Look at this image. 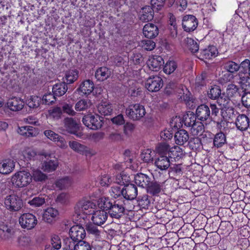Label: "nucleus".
<instances>
[{"instance_id":"obj_1","label":"nucleus","mask_w":250,"mask_h":250,"mask_svg":"<svg viewBox=\"0 0 250 250\" xmlns=\"http://www.w3.org/2000/svg\"><path fill=\"white\" fill-rule=\"evenodd\" d=\"M123 198L114 201L112 207L110 208L108 213L112 217L120 218L124 214L125 209L128 211L134 209V206L127 204Z\"/></svg>"},{"instance_id":"obj_2","label":"nucleus","mask_w":250,"mask_h":250,"mask_svg":"<svg viewBox=\"0 0 250 250\" xmlns=\"http://www.w3.org/2000/svg\"><path fill=\"white\" fill-rule=\"evenodd\" d=\"M219 108L214 104H210L209 106L202 104L198 106L196 110L197 118L201 121L207 120L210 116V115L217 116L219 113Z\"/></svg>"},{"instance_id":"obj_3","label":"nucleus","mask_w":250,"mask_h":250,"mask_svg":"<svg viewBox=\"0 0 250 250\" xmlns=\"http://www.w3.org/2000/svg\"><path fill=\"white\" fill-rule=\"evenodd\" d=\"M32 181L30 172L25 170L20 171L12 176L11 182L17 187L22 188L28 185Z\"/></svg>"},{"instance_id":"obj_4","label":"nucleus","mask_w":250,"mask_h":250,"mask_svg":"<svg viewBox=\"0 0 250 250\" xmlns=\"http://www.w3.org/2000/svg\"><path fill=\"white\" fill-rule=\"evenodd\" d=\"M127 116L133 121H138L144 117L146 112L143 105L139 104H131L126 109Z\"/></svg>"},{"instance_id":"obj_5","label":"nucleus","mask_w":250,"mask_h":250,"mask_svg":"<svg viewBox=\"0 0 250 250\" xmlns=\"http://www.w3.org/2000/svg\"><path fill=\"white\" fill-rule=\"evenodd\" d=\"M4 205L10 211H18L22 207L23 202L20 197L16 194H11L5 198Z\"/></svg>"},{"instance_id":"obj_6","label":"nucleus","mask_w":250,"mask_h":250,"mask_svg":"<svg viewBox=\"0 0 250 250\" xmlns=\"http://www.w3.org/2000/svg\"><path fill=\"white\" fill-rule=\"evenodd\" d=\"M19 224L22 229L31 230L37 225L36 217L32 213H26L22 214L19 219Z\"/></svg>"},{"instance_id":"obj_7","label":"nucleus","mask_w":250,"mask_h":250,"mask_svg":"<svg viewBox=\"0 0 250 250\" xmlns=\"http://www.w3.org/2000/svg\"><path fill=\"white\" fill-rule=\"evenodd\" d=\"M82 121L86 126L92 130H97L103 125L102 120L97 115L89 114L85 115L83 118Z\"/></svg>"},{"instance_id":"obj_8","label":"nucleus","mask_w":250,"mask_h":250,"mask_svg":"<svg viewBox=\"0 0 250 250\" xmlns=\"http://www.w3.org/2000/svg\"><path fill=\"white\" fill-rule=\"evenodd\" d=\"M216 102L219 106H220V109H221V115L224 119H227V117L229 118H230L231 116L229 115H226V114L228 112L229 113H230V111H231V113H233V108H229L228 107L229 104L230 102V100L229 98L225 95L224 94H221L218 98L216 99Z\"/></svg>"},{"instance_id":"obj_9","label":"nucleus","mask_w":250,"mask_h":250,"mask_svg":"<svg viewBox=\"0 0 250 250\" xmlns=\"http://www.w3.org/2000/svg\"><path fill=\"white\" fill-rule=\"evenodd\" d=\"M96 205L88 199L83 198L79 201L75 208V210H79V212H83L85 214H92Z\"/></svg>"},{"instance_id":"obj_10","label":"nucleus","mask_w":250,"mask_h":250,"mask_svg":"<svg viewBox=\"0 0 250 250\" xmlns=\"http://www.w3.org/2000/svg\"><path fill=\"white\" fill-rule=\"evenodd\" d=\"M163 85V80L158 76L150 77L145 83L146 88L150 92L158 91L162 88Z\"/></svg>"},{"instance_id":"obj_11","label":"nucleus","mask_w":250,"mask_h":250,"mask_svg":"<svg viewBox=\"0 0 250 250\" xmlns=\"http://www.w3.org/2000/svg\"><path fill=\"white\" fill-rule=\"evenodd\" d=\"M63 124L66 130L70 133L78 137L82 136V132H78L79 129V122L71 117H66L63 120Z\"/></svg>"},{"instance_id":"obj_12","label":"nucleus","mask_w":250,"mask_h":250,"mask_svg":"<svg viewBox=\"0 0 250 250\" xmlns=\"http://www.w3.org/2000/svg\"><path fill=\"white\" fill-rule=\"evenodd\" d=\"M198 24L197 18L192 15H186L182 20V27L184 30L190 32L195 30Z\"/></svg>"},{"instance_id":"obj_13","label":"nucleus","mask_w":250,"mask_h":250,"mask_svg":"<svg viewBox=\"0 0 250 250\" xmlns=\"http://www.w3.org/2000/svg\"><path fill=\"white\" fill-rule=\"evenodd\" d=\"M138 189L137 187L133 184H126L124 187V200L127 204L130 205L129 201L134 200L137 196Z\"/></svg>"},{"instance_id":"obj_14","label":"nucleus","mask_w":250,"mask_h":250,"mask_svg":"<svg viewBox=\"0 0 250 250\" xmlns=\"http://www.w3.org/2000/svg\"><path fill=\"white\" fill-rule=\"evenodd\" d=\"M70 237L77 242L83 240L85 237V229L80 225L72 227L69 230Z\"/></svg>"},{"instance_id":"obj_15","label":"nucleus","mask_w":250,"mask_h":250,"mask_svg":"<svg viewBox=\"0 0 250 250\" xmlns=\"http://www.w3.org/2000/svg\"><path fill=\"white\" fill-rule=\"evenodd\" d=\"M15 234V231L7 225H0V239L12 242Z\"/></svg>"},{"instance_id":"obj_16","label":"nucleus","mask_w":250,"mask_h":250,"mask_svg":"<svg viewBox=\"0 0 250 250\" xmlns=\"http://www.w3.org/2000/svg\"><path fill=\"white\" fill-rule=\"evenodd\" d=\"M146 63L150 70L157 71L164 64V61L162 57L160 56H154L150 57Z\"/></svg>"},{"instance_id":"obj_17","label":"nucleus","mask_w":250,"mask_h":250,"mask_svg":"<svg viewBox=\"0 0 250 250\" xmlns=\"http://www.w3.org/2000/svg\"><path fill=\"white\" fill-rule=\"evenodd\" d=\"M143 33L146 38L153 39L158 35L159 29L156 25L152 23H148L144 26Z\"/></svg>"},{"instance_id":"obj_18","label":"nucleus","mask_w":250,"mask_h":250,"mask_svg":"<svg viewBox=\"0 0 250 250\" xmlns=\"http://www.w3.org/2000/svg\"><path fill=\"white\" fill-rule=\"evenodd\" d=\"M92 214V221L94 224L99 226L105 223L108 217L107 213L104 210H97Z\"/></svg>"},{"instance_id":"obj_19","label":"nucleus","mask_w":250,"mask_h":250,"mask_svg":"<svg viewBox=\"0 0 250 250\" xmlns=\"http://www.w3.org/2000/svg\"><path fill=\"white\" fill-rule=\"evenodd\" d=\"M178 97L181 102H184L186 104H190L192 103V97L190 92L188 89L183 85L181 86L177 90Z\"/></svg>"},{"instance_id":"obj_20","label":"nucleus","mask_w":250,"mask_h":250,"mask_svg":"<svg viewBox=\"0 0 250 250\" xmlns=\"http://www.w3.org/2000/svg\"><path fill=\"white\" fill-rule=\"evenodd\" d=\"M7 105L11 110L18 111L23 108L24 103L19 98L13 97L8 100Z\"/></svg>"},{"instance_id":"obj_21","label":"nucleus","mask_w":250,"mask_h":250,"mask_svg":"<svg viewBox=\"0 0 250 250\" xmlns=\"http://www.w3.org/2000/svg\"><path fill=\"white\" fill-rule=\"evenodd\" d=\"M134 180L137 185L143 188H147L151 182L150 177L142 173H137L134 175Z\"/></svg>"},{"instance_id":"obj_22","label":"nucleus","mask_w":250,"mask_h":250,"mask_svg":"<svg viewBox=\"0 0 250 250\" xmlns=\"http://www.w3.org/2000/svg\"><path fill=\"white\" fill-rule=\"evenodd\" d=\"M165 183L157 181L150 182L146 188L147 192L153 196H157L163 190Z\"/></svg>"},{"instance_id":"obj_23","label":"nucleus","mask_w":250,"mask_h":250,"mask_svg":"<svg viewBox=\"0 0 250 250\" xmlns=\"http://www.w3.org/2000/svg\"><path fill=\"white\" fill-rule=\"evenodd\" d=\"M50 153L45 152L44 150L37 151L36 150L31 148H27L24 151V157L30 160H34L38 156H44L45 158H46L47 157H50Z\"/></svg>"},{"instance_id":"obj_24","label":"nucleus","mask_w":250,"mask_h":250,"mask_svg":"<svg viewBox=\"0 0 250 250\" xmlns=\"http://www.w3.org/2000/svg\"><path fill=\"white\" fill-rule=\"evenodd\" d=\"M235 125L237 128L239 130L245 131L249 127V119L245 114H240L237 116L236 119Z\"/></svg>"},{"instance_id":"obj_25","label":"nucleus","mask_w":250,"mask_h":250,"mask_svg":"<svg viewBox=\"0 0 250 250\" xmlns=\"http://www.w3.org/2000/svg\"><path fill=\"white\" fill-rule=\"evenodd\" d=\"M14 168L15 163L11 159H5L0 163V173L2 174H9Z\"/></svg>"},{"instance_id":"obj_26","label":"nucleus","mask_w":250,"mask_h":250,"mask_svg":"<svg viewBox=\"0 0 250 250\" xmlns=\"http://www.w3.org/2000/svg\"><path fill=\"white\" fill-rule=\"evenodd\" d=\"M218 54V50L214 46H209L208 48L203 49L200 52L199 58L201 60L211 59Z\"/></svg>"},{"instance_id":"obj_27","label":"nucleus","mask_w":250,"mask_h":250,"mask_svg":"<svg viewBox=\"0 0 250 250\" xmlns=\"http://www.w3.org/2000/svg\"><path fill=\"white\" fill-rule=\"evenodd\" d=\"M51 157V155L50 157H47L46 160H44L42 164V169L44 171L46 172H51L55 171L58 166V162L56 160L53 159H49V158Z\"/></svg>"},{"instance_id":"obj_28","label":"nucleus","mask_w":250,"mask_h":250,"mask_svg":"<svg viewBox=\"0 0 250 250\" xmlns=\"http://www.w3.org/2000/svg\"><path fill=\"white\" fill-rule=\"evenodd\" d=\"M18 133L21 135L33 137L39 134L38 129L31 126H23L19 128Z\"/></svg>"},{"instance_id":"obj_29","label":"nucleus","mask_w":250,"mask_h":250,"mask_svg":"<svg viewBox=\"0 0 250 250\" xmlns=\"http://www.w3.org/2000/svg\"><path fill=\"white\" fill-rule=\"evenodd\" d=\"M58 211L53 208L46 209L42 215V220L48 223H52L58 216Z\"/></svg>"},{"instance_id":"obj_30","label":"nucleus","mask_w":250,"mask_h":250,"mask_svg":"<svg viewBox=\"0 0 250 250\" xmlns=\"http://www.w3.org/2000/svg\"><path fill=\"white\" fill-rule=\"evenodd\" d=\"M95 225L91 223L87 224L85 226V229L87 233L93 237L96 240H100L101 238L102 229H99Z\"/></svg>"},{"instance_id":"obj_31","label":"nucleus","mask_w":250,"mask_h":250,"mask_svg":"<svg viewBox=\"0 0 250 250\" xmlns=\"http://www.w3.org/2000/svg\"><path fill=\"white\" fill-rule=\"evenodd\" d=\"M174 139L176 144L182 146L188 141L189 135L186 130L181 129L175 133Z\"/></svg>"},{"instance_id":"obj_32","label":"nucleus","mask_w":250,"mask_h":250,"mask_svg":"<svg viewBox=\"0 0 250 250\" xmlns=\"http://www.w3.org/2000/svg\"><path fill=\"white\" fill-rule=\"evenodd\" d=\"M94 84L90 80L83 81L80 84L78 90L85 95H89L94 90Z\"/></svg>"},{"instance_id":"obj_33","label":"nucleus","mask_w":250,"mask_h":250,"mask_svg":"<svg viewBox=\"0 0 250 250\" xmlns=\"http://www.w3.org/2000/svg\"><path fill=\"white\" fill-rule=\"evenodd\" d=\"M155 165L161 170H167L170 166V161L167 156H160L155 161Z\"/></svg>"},{"instance_id":"obj_34","label":"nucleus","mask_w":250,"mask_h":250,"mask_svg":"<svg viewBox=\"0 0 250 250\" xmlns=\"http://www.w3.org/2000/svg\"><path fill=\"white\" fill-rule=\"evenodd\" d=\"M111 75L110 70L106 67L99 68L95 72V77L99 81H104L108 79Z\"/></svg>"},{"instance_id":"obj_35","label":"nucleus","mask_w":250,"mask_h":250,"mask_svg":"<svg viewBox=\"0 0 250 250\" xmlns=\"http://www.w3.org/2000/svg\"><path fill=\"white\" fill-rule=\"evenodd\" d=\"M142 14L140 19L143 21L147 22L151 21L154 17V9L149 6H146L142 8Z\"/></svg>"},{"instance_id":"obj_36","label":"nucleus","mask_w":250,"mask_h":250,"mask_svg":"<svg viewBox=\"0 0 250 250\" xmlns=\"http://www.w3.org/2000/svg\"><path fill=\"white\" fill-rule=\"evenodd\" d=\"M67 89V85L65 83H60L53 85L52 92L56 96L61 97L66 93Z\"/></svg>"},{"instance_id":"obj_37","label":"nucleus","mask_w":250,"mask_h":250,"mask_svg":"<svg viewBox=\"0 0 250 250\" xmlns=\"http://www.w3.org/2000/svg\"><path fill=\"white\" fill-rule=\"evenodd\" d=\"M196 118V115L192 112L189 111L184 115L182 121L186 126L192 127L197 122Z\"/></svg>"},{"instance_id":"obj_38","label":"nucleus","mask_w":250,"mask_h":250,"mask_svg":"<svg viewBox=\"0 0 250 250\" xmlns=\"http://www.w3.org/2000/svg\"><path fill=\"white\" fill-rule=\"evenodd\" d=\"M41 102V97L33 95L26 99V104L30 108L36 109L40 106Z\"/></svg>"},{"instance_id":"obj_39","label":"nucleus","mask_w":250,"mask_h":250,"mask_svg":"<svg viewBox=\"0 0 250 250\" xmlns=\"http://www.w3.org/2000/svg\"><path fill=\"white\" fill-rule=\"evenodd\" d=\"M227 142L226 137L224 133L220 132L216 134L213 140V145L217 148L222 147Z\"/></svg>"},{"instance_id":"obj_40","label":"nucleus","mask_w":250,"mask_h":250,"mask_svg":"<svg viewBox=\"0 0 250 250\" xmlns=\"http://www.w3.org/2000/svg\"><path fill=\"white\" fill-rule=\"evenodd\" d=\"M79 71L76 69L69 70L66 71L65 75L66 84H71L75 82L78 78Z\"/></svg>"},{"instance_id":"obj_41","label":"nucleus","mask_w":250,"mask_h":250,"mask_svg":"<svg viewBox=\"0 0 250 250\" xmlns=\"http://www.w3.org/2000/svg\"><path fill=\"white\" fill-rule=\"evenodd\" d=\"M72 181L68 177H65L56 181V186L60 189H63L69 188L72 184Z\"/></svg>"},{"instance_id":"obj_42","label":"nucleus","mask_w":250,"mask_h":250,"mask_svg":"<svg viewBox=\"0 0 250 250\" xmlns=\"http://www.w3.org/2000/svg\"><path fill=\"white\" fill-rule=\"evenodd\" d=\"M227 96L229 97H236L241 96L239 88L234 84H229L228 85L226 89Z\"/></svg>"},{"instance_id":"obj_43","label":"nucleus","mask_w":250,"mask_h":250,"mask_svg":"<svg viewBox=\"0 0 250 250\" xmlns=\"http://www.w3.org/2000/svg\"><path fill=\"white\" fill-rule=\"evenodd\" d=\"M221 94L220 86L216 85L211 86L207 93L208 97L212 100H216Z\"/></svg>"},{"instance_id":"obj_44","label":"nucleus","mask_w":250,"mask_h":250,"mask_svg":"<svg viewBox=\"0 0 250 250\" xmlns=\"http://www.w3.org/2000/svg\"><path fill=\"white\" fill-rule=\"evenodd\" d=\"M170 146L166 143H161L158 144L156 147V151L160 156H167L168 155L170 150Z\"/></svg>"},{"instance_id":"obj_45","label":"nucleus","mask_w":250,"mask_h":250,"mask_svg":"<svg viewBox=\"0 0 250 250\" xmlns=\"http://www.w3.org/2000/svg\"><path fill=\"white\" fill-rule=\"evenodd\" d=\"M98 110L101 115L107 116L111 114L112 108L111 104L104 103L98 106Z\"/></svg>"},{"instance_id":"obj_46","label":"nucleus","mask_w":250,"mask_h":250,"mask_svg":"<svg viewBox=\"0 0 250 250\" xmlns=\"http://www.w3.org/2000/svg\"><path fill=\"white\" fill-rule=\"evenodd\" d=\"M137 201L138 205L142 208L148 209L150 206V198L147 194L139 196Z\"/></svg>"},{"instance_id":"obj_47","label":"nucleus","mask_w":250,"mask_h":250,"mask_svg":"<svg viewBox=\"0 0 250 250\" xmlns=\"http://www.w3.org/2000/svg\"><path fill=\"white\" fill-rule=\"evenodd\" d=\"M32 179L36 182H43L47 178V176L38 169H33L32 174Z\"/></svg>"},{"instance_id":"obj_48","label":"nucleus","mask_w":250,"mask_h":250,"mask_svg":"<svg viewBox=\"0 0 250 250\" xmlns=\"http://www.w3.org/2000/svg\"><path fill=\"white\" fill-rule=\"evenodd\" d=\"M224 69L227 71L234 73L238 71L240 68V65L233 61H228L224 63Z\"/></svg>"},{"instance_id":"obj_49","label":"nucleus","mask_w":250,"mask_h":250,"mask_svg":"<svg viewBox=\"0 0 250 250\" xmlns=\"http://www.w3.org/2000/svg\"><path fill=\"white\" fill-rule=\"evenodd\" d=\"M183 155L182 149L178 146H175L170 147L168 153V158L178 159Z\"/></svg>"},{"instance_id":"obj_50","label":"nucleus","mask_w":250,"mask_h":250,"mask_svg":"<svg viewBox=\"0 0 250 250\" xmlns=\"http://www.w3.org/2000/svg\"><path fill=\"white\" fill-rule=\"evenodd\" d=\"M130 181V177L125 173V172L122 171L120 174L116 176L115 182L120 185H126L128 184V183Z\"/></svg>"},{"instance_id":"obj_51","label":"nucleus","mask_w":250,"mask_h":250,"mask_svg":"<svg viewBox=\"0 0 250 250\" xmlns=\"http://www.w3.org/2000/svg\"><path fill=\"white\" fill-rule=\"evenodd\" d=\"M113 202H111L108 198L102 197L98 201V206L100 208L109 210L112 207Z\"/></svg>"},{"instance_id":"obj_52","label":"nucleus","mask_w":250,"mask_h":250,"mask_svg":"<svg viewBox=\"0 0 250 250\" xmlns=\"http://www.w3.org/2000/svg\"><path fill=\"white\" fill-rule=\"evenodd\" d=\"M204 125L201 122H197L191 128V131L193 135L198 136L202 134L204 131Z\"/></svg>"},{"instance_id":"obj_53","label":"nucleus","mask_w":250,"mask_h":250,"mask_svg":"<svg viewBox=\"0 0 250 250\" xmlns=\"http://www.w3.org/2000/svg\"><path fill=\"white\" fill-rule=\"evenodd\" d=\"M69 146L74 151L79 153H83L85 151L86 147L77 141H70Z\"/></svg>"},{"instance_id":"obj_54","label":"nucleus","mask_w":250,"mask_h":250,"mask_svg":"<svg viewBox=\"0 0 250 250\" xmlns=\"http://www.w3.org/2000/svg\"><path fill=\"white\" fill-rule=\"evenodd\" d=\"M77 242L69 238L63 240V250H76Z\"/></svg>"},{"instance_id":"obj_55","label":"nucleus","mask_w":250,"mask_h":250,"mask_svg":"<svg viewBox=\"0 0 250 250\" xmlns=\"http://www.w3.org/2000/svg\"><path fill=\"white\" fill-rule=\"evenodd\" d=\"M177 65L175 62L169 61L166 62L163 70L164 72L167 74H170L173 73L177 68Z\"/></svg>"},{"instance_id":"obj_56","label":"nucleus","mask_w":250,"mask_h":250,"mask_svg":"<svg viewBox=\"0 0 250 250\" xmlns=\"http://www.w3.org/2000/svg\"><path fill=\"white\" fill-rule=\"evenodd\" d=\"M90 103L87 100H81L76 103L75 108L78 111L87 109L90 106Z\"/></svg>"},{"instance_id":"obj_57","label":"nucleus","mask_w":250,"mask_h":250,"mask_svg":"<svg viewBox=\"0 0 250 250\" xmlns=\"http://www.w3.org/2000/svg\"><path fill=\"white\" fill-rule=\"evenodd\" d=\"M111 195L116 198L122 195L124 197V188H121L118 186H113L110 189Z\"/></svg>"},{"instance_id":"obj_58","label":"nucleus","mask_w":250,"mask_h":250,"mask_svg":"<svg viewBox=\"0 0 250 250\" xmlns=\"http://www.w3.org/2000/svg\"><path fill=\"white\" fill-rule=\"evenodd\" d=\"M56 250H59L62 247V243L60 237L56 234L52 235L50 244L49 245Z\"/></svg>"},{"instance_id":"obj_59","label":"nucleus","mask_w":250,"mask_h":250,"mask_svg":"<svg viewBox=\"0 0 250 250\" xmlns=\"http://www.w3.org/2000/svg\"><path fill=\"white\" fill-rule=\"evenodd\" d=\"M187 43L188 47L192 53H195L199 50V47L198 43L192 39L188 38Z\"/></svg>"},{"instance_id":"obj_60","label":"nucleus","mask_w":250,"mask_h":250,"mask_svg":"<svg viewBox=\"0 0 250 250\" xmlns=\"http://www.w3.org/2000/svg\"><path fill=\"white\" fill-rule=\"evenodd\" d=\"M141 45L145 50L148 51L152 50L155 47V42L149 39L142 40Z\"/></svg>"},{"instance_id":"obj_61","label":"nucleus","mask_w":250,"mask_h":250,"mask_svg":"<svg viewBox=\"0 0 250 250\" xmlns=\"http://www.w3.org/2000/svg\"><path fill=\"white\" fill-rule=\"evenodd\" d=\"M56 96L54 94V93H48L47 94H45L42 99V101L43 104H52L56 101Z\"/></svg>"},{"instance_id":"obj_62","label":"nucleus","mask_w":250,"mask_h":250,"mask_svg":"<svg viewBox=\"0 0 250 250\" xmlns=\"http://www.w3.org/2000/svg\"><path fill=\"white\" fill-rule=\"evenodd\" d=\"M243 93L241 96V101L243 105L247 107L250 108V92L243 90Z\"/></svg>"},{"instance_id":"obj_63","label":"nucleus","mask_w":250,"mask_h":250,"mask_svg":"<svg viewBox=\"0 0 250 250\" xmlns=\"http://www.w3.org/2000/svg\"><path fill=\"white\" fill-rule=\"evenodd\" d=\"M28 203L34 207H40L45 203V199L42 197H35L29 201Z\"/></svg>"},{"instance_id":"obj_64","label":"nucleus","mask_w":250,"mask_h":250,"mask_svg":"<svg viewBox=\"0 0 250 250\" xmlns=\"http://www.w3.org/2000/svg\"><path fill=\"white\" fill-rule=\"evenodd\" d=\"M76 250H91L90 244L85 241H80L76 243Z\"/></svg>"}]
</instances>
